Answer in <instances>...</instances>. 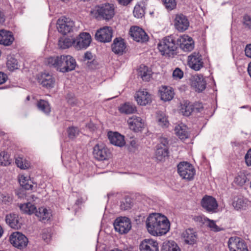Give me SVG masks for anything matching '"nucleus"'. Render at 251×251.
Wrapping results in <instances>:
<instances>
[{
	"label": "nucleus",
	"mask_w": 251,
	"mask_h": 251,
	"mask_svg": "<svg viewBox=\"0 0 251 251\" xmlns=\"http://www.w3.org/2000/svg\"><path fill=\"white\" fill-rule=\"evenodd\" d=\"M10 163L9 154L5 151L1 152L0 153V164L3 166H7Z\"/></svg>",
	"instance_id": "nucleus-45"
},
{
	"label": "nucleus",
	"mask_w": 251,
	"mask_h": 251,
	"mask_svg": "<svg viewBox=\"0 0 251 251\" xmlns=\"http://www.w3.org/2000/svg\"><path fill=\"white\" fill-rule=\"evenodd\" d=\"M173 76L176 78L181 79L183 76V72L179 68H177L174 71Z\"/></svg>",
	"instance_id": "nucleus-53"
},
{
	"label": "nucleus",
	"mask_w": 251,
	"mask_h": 251,
	"mask_svg": "<svg viewBox=\"0 0 251 251\" xmlns=\"http://www.w3.org/2000/svg\"><path fill=\"white\" fill-rule=\"evenodd\" d=\"M160 145H158L159 146H161V145L163 146V147H167V145L168 144V140L167 138L165 137H161L159 139Z\"/></svg>",
	"instance_id": "nucleus-58"
},
{
	"label": "nucleus",
	"mask_w": 251,
	"mask_h": 251,
	"mask_svg": "<svg viewBox=\"0 0 251 251\" xmlns=\"http://www.w3.org/2000/svg\"><path fill=\"white\" fill-rule=\"evenodd\" d=\"M7 79V75L3 72H0V85L4 83Z\"/></svg>",
	"instance_id": "nucleus-57"
},
{
	"label": "nucleus",
	"mask_w": 251,
	"mask_h": 251,
	"mask_svg": "<svg viewBox=\"0 0 251 251\" xmlns=\"http://www.w3.org/2000/svg\"><path fill=\"white\" fill-rule=\"evenodd\" d=\"M0 201L4 204L9 205L12 202V198L7 193H3L0 195Z\"/></svg>",
	"instance_id": "nucleus-47"
},
{
	"label": "nucleus",
	"mask_w": 251,
	"mask_h": 251,
	"mask_svg": "<svg viewBox=\"0 0 251 251\" xmlns=\"http://www.w3.org/2000/svg\"><path fill=\"white\" fill-rule=\"evenodd\" d=\"M135 98L137 103L140 105H146L151 101V95L146 89L138 91L136 94Z\"/></svg>",
	"instance_id": "nucleus-18"
},
{
	"label": "nucleus",
	"mask_w": 251,
	"mask_h": 251,
	"mask_svg": "<svg viewBox=\"0 0 251 251\" xmlns=\"http://www.w3.org/2000/svg\"><path fill=\"white\" fill-rule=\"evenodd\" d=\"M206 81L202 75H198L193 77L192 81V86L196 89V91L201 92L206 88Z\"/></svg>",
	"instance_id": "nucleus-22"
},
{
	"label": "nucleus",
	"mask_w": 251,
	"mask_h": 251,
	"mask_svg": "<svg viewBox=\"0 0 251 251\" xmlns=\"http://www.w3.org/2000/svg\"><path fill=\"white\" fill-rule=\"evenodd\" d=\"M9 241L14 247L21 250L25 248L28 243L27 238L19 232H15L11 234L9 237Z\"/></svg>",
	"instance_id": "nucleus-6"
},
{
	"label": "nucleus",
	"mask_w": 251,
	"mask_h": 251,
	"mask_svg": "<svg viewBox=\"0 0 251 251\" xmlns=\"http://www.w3.org/2000/svg\"><path fill=\"white\" fill-rule=\"evenodd\" d=\"M228 246L230 251H249L247 245L238 237H230Z\"/></svg>",
	"instance_id": "nucleus-13"
},
{
	"label": "nucleus",
	"mask_w": 251,
	"mask_h": 251,
	"mask_svg": "<svg viewBox=\"0 0 251 251\" xmlns=\"http://www.w3.org/2000/svg\"><path fill=\"white\" fill-rule=\"evenodd\" d=\"M47 64L62 73H66L75 69V60L70 55H60L47 58Z\"/></svg>",
	"instance_id": "nucleus-2"
},
{
	"label": "nucleus",
	"mask_w": 251,
	"mask_h": 251,
	"mask_svg": "<svg viewBox=\"0 0 251 251\" xmlns=\"http://www.w3.org/2000/svg\"><path fill=\"white\" fill-rule=\"evenodd\" d=\"M38 82L42 86L47 88L53 87L55 80L51 75L49 73H43L38 78Z\"/></svg>",
	"instance_id": "nucleus-21"
},
{
	"label": "nucleus",
	"mask_w": 251,
	"mask_h": 251,
	"mask_svg": "<svg viewBox=\"0 0 251 251\" xmlns=\"http://www.w3.org/2000/svg\"><path fill=\"white\" fill-rule=\"evenodd\" d=\"M6 66L10 71L18 69V62L13 55H9L7 57Z\"/></svg>",
	"instance_id": "nucleus-36"
},
{
	"label": "nucleus",
	"mask_w": 251,
	"mask_h": 251,
	"mask_svg": "<svg viewBox=\"0 0 251 251\" xmlns=\"http://www.w3.org/2000/svg\"><path fill=\"white\" fill-rule=\"evenodd\" d=\"M245 54L247 57L251 58V44L246 46L245 50Z\"/></svg>",
	"instance_id": "nucleus-59"
},
{
	"label": "nucleus",
	"mask_w": 251,
	"mask_h": 251,
	"mask_svg": "<svg viewBox=\"0 0 251 251\" xmlns=\"http://www.w3.org/2000/svg\"><path fill=\"white\" fill-rule=\"evenodd\" d=\"M113 30L111 27L104 26L98 29L95 34V39L102 43H108L111 41Z\"/></svg>",
	"instance_id": "nucleus-10"
},
{
	"label": "nucleus",
	"mask_w": 251,
	"mask_h": 251,
	"mask_svg": "<svg viewBox=\"0 0 251 251\" xmlns=\"http://www.w3.org/2000/svg\"><path fill=\"white\" fill-rule=\"evenodd\" d=\"M95 11L97 18L107 21L111 19L115 15L114 6L109 3L96 6Z\"/></svg>",
	"instance_id": "nucleus-4"
},
{
	"label": "nucleus",
	"mask_w": 251,
	"mask_h": 251,
	"mask_svg": "<svg viewBox=\"0 0 251 251\" xmlns=\"http://www.w3.org/2000/svg\"><path fill=\"white\" fill-rule=\"evenodd\" d=\"M188 64L195 71H199L203 66L201 55L199 52H193L188 57Z\"/></svg>",
	"instance_id": "nucleus-12"
},
{
	"label": "nucleus",
	"mask_w": 251,
	"mask_h": 251,
	"mask_svg": "<svg viewBox=\"0 0 251 251\" xmlns=\"http://www.w3.org/2000/svg\"><path fill=\"white\" fill-rule=\"evenodd\" d=\"M94 157L99 161L108 159L111 157L109 149L103 145L97 144L93 148Z\"/></svg>",
	"instance_id": "nucleus-8"
},
{
	"label": "nucleus",
	"mask_w": 251,
	"mask_h": 251,
	"mask_svg": "<svg viewBox=\"0 0 251 251\" xmlns=\"http://www.w3.org/2000/svg\"><path fill=\"white\" fill-rule=\"evenodd\" d=\"M78 129L74 126L69 127L67 130L68 137L70 139L75 138L78 134Z\"/></svg>",
	"instance_id": "nucleus-49"
},
{
	"label": "nucleus",
	"mask_w": 251,
	"mask_h": 251,
	"mask_svg": "<svg viewBox=\"0 0 251 251\" xmlns=\"http://www.w3.org/2000/svg\"><path fill=\"white\" fill-rule=\"evenodd\" d=\"M247 177L244 175H238L236 177V182L240 185H244L246 182Z\"/></svg>",
	"instance_id": "nucleus-54"
},
{
	"label": "nucleus",
	"mask_w": 251,
	"mask_h": 251,
	"mask_svg": "<svg viewBox=\"0 0 251 251\" xmlns=\"http://www.w3.org/2000/svg\"><path fill=\"white\" fill-rule=\"evenodd\" d=\"M127 123L130 129L134 132L141 131L144 126L142 119L139 117L133 116L129 118Z\"/></svg>",
	"instance_id": "nucleus-20"
},
{
	"label": "nucleus",
	"mask_w": 251,
	"mask_h": 251,
	"mask_svg": "<svg viewBox=\"0 0 251 251\" xmlns=\"http://www.w3.org/2000/svg\"><path fill=\"white\" fill-rule=\"evenodd\" d=\"M58 31L62 34L65 35L73 30L74 23L69 19L64 17L59 19L57 22Z\"/></svg>",
	"instance_id": "nucleus-11"
},
{
	"label": "nucleus",
	"mask_w": 251,
	"mask_h": 251,
	"mask_svg": "<svg viewBox=\"0 0 251 251\" xmlns=\"http://www.w3.org/2000/svg\"><path fill=\"white\" fill-rule=\"evenodd\" d=\"M175 28L180 32H183L188 29L189 22L187 17L182 14H177L174 20Z\"/></svg>",
	"instance_id": "nucleus-15"
},
{
	"label": "nucleus",
	"mask_w": 251,
	"mask_h": 251,
	"mask_svg": "<svg viewBox=\"0 0 251 251\" xmlns=\"http://www.w3.org/2000/svg\"><path fill=\"white\" fill-rule=\"evenodd\" d=\"M243 24L246 28L251 29V17L246 15L243 17Z\"/></svg>",
	"instance_id": "nucleus-52"
},
{
	"label": "nucleus",
	"mask_w": 251,
	"mask_h": 251,
	"mask_svg": "<svg viewBox=\"0 0 251 251\" xmlns=\"http://www.w3.org/2000/svg\"><path fill=\"white\" fill-rule=\"evenodd\" d=\"M192 219L201 225L204 224L207 222V218L202 215H194L192 216Z\"/></svg>",
	"instance_id": "nucleus-51"
},
{
	"label": "nucleus",
	"mask_w": 251,
	"mask_h": 251,
	"mask_svg": "<svg viewBox=\"0 0 251 251\" xmlns=\"http://www.w3.org/2000/svg\"><path fill=\"white\" fill-rule=\"evenodd\" d=\"M201 204L202 207L208 212H215L218 207L216 199L212 196H204L201 200Z\"/></svg>",
	"instance_id": "nucleus-16"
},
{
	"label": "nucleus",
	"mask_w": 251,
	"mask_h": 251,
	"mask_svg": "<svg viewBox=\"0 0 251 251\" xmlns=\"http://www.w3.org/2000/svg\"><path fill=\"white\" fill-rule=\"evenodd\" d=\"M91 41V37L90 34L82 32L74 39V47L77 50L86 49L90 45Z\"/></svg>",
	"instance_id": "nucleus-9"
},
{
	"label": "nucleus",
	"mask_w": 251,
	"mask_h": 251,
	"mask_svg": "<svg viewBox=\"0 0 251 251\" xmlns=\"http://www.w3.org/2000/svg\"><path fill=\"white\" fill-rule=\"evenodd\" d=\"M20 208L21 210L28 214L34 213L36 214V211L37 210L35 206L30 202L21 204Z\"/></svg>",
	"instance_id": "nucleus-39"
},
{
	"label": "nucleus",
	"mask_w": 251,
	"mask_h": 251,
	"mask_svg": "<svg viewBox=\"0 0 251 251\" xmlns=\"http://www.w3.org/2000/svg\"><path fill=\"white\" fill-rule=\"evenodd\" d=\"M196 105L188 101H184L181 104L179 112L184 116H189L195 109L198 112L200 111V108L196 107Z\"/></svg>",
	"instance_id": "nucleus-19"
},
{
	"label": "nucleus",
	"mask_w": 251,
	"mask_h": 251,
	"mask_svg": "<svg viewBox=\"0 0 251 251\" xmlns=\"http://www.w3.org/2000/svg\"><path fill=\"white\" fill-rule=\"evenodd\" d=\"M6 224L11 228L18 229L21 228V224L19 222V218L17 214L10 213L5 217Z\"/></svg>",
	"instance_id": "nucleus-25"
},
{
	"label": "nucleus",
	"mask_w": 251,
	"mask_h": 251,
	"mask_svg": "<svg viewBox=\"0 0 251 251\" xmlns=\"http://www.w3.org/2000/svg\"><path fill=\"white\" fill-rule=\"evenodd\" d=\"M87 126L92 130H94L96 127L93 124L90 123L87 125Z\"/></svg>",
	"instance_id": "nucleus-62"
},
{
	"label": "nucleus",
	"mask_w": 251,
	"mask_h": 251,
	"mask_svg": "<svg viewBox=\"0 0 251 251\" xmlns=\"http://www.w3.org/2000/svg\"><path fill=\"white\" fill-rule=\"evenodd\" d=\"M170 222L167 218L160 214H150L146 221L149 232L153 236H161L170 229Z\"/></svg>",
	"instance_id": "nucleus-1"
},
{
	"label": "nucleus",
	"mask_w": 251,
	"mask_h": 251,
	"mask_svg": "<svg viewBox=\"0 0 251 251\" xmlns=\"http://www.w3.org/2000/svg\"><path fill=\"white\" fill-rule=\"evenodd\" d=\"M119 109L121 113L126 114H133L137 111L135 105L128 102H126L121 105Z\"/></svg>",
	"instance_id": "nucleus-33"
},
{
	"label": "nucleus",
	"mask_w": 251,
	"mask_h": 251,
	"mask_svg": "<svg viewBox=\"0 0 251 251\" xmlns=\"http://www.w3.org/2000/svg\"><path fill=\"white\" fill-rule=\"evenodd\" d=\"M17 166L22 169H26L29 166V163L24 158L19 157L15 160Z\"/></svg>",
	"instance_id": "nucleus-46"
},
{
	"label": "nucleus",
	"mask_w": 251,
	"mask_h": 251,
	"mask_svg": "<svg viewBox=\"0 0 251 251\" xmlns=\"http://www.w3.org/2000/svg\"><path fill=\"white\" fill-rule=\"evenodd\" d=\"M248 72L250 77H251V62L249 63L248 67Z\"/></svg>",
	"instance_id": "nucleus-63"
},
{
	"label": "nucleus",
	"mask_w": 251,
	"mask_h": 251,
	"mask_svg": "<svg viewBox=\"0 0 251 251\" xmlns=\"http://www.w3.org/2000/svg\"><path fill=\"white\" fill-rule=\"evenodd\" d=\"M245 159L247 165L248 166H251V149L246 153Z\"/></svg>",
	"instance_id": "nucleus-56"
},
{
	"label": "nucleus",
	"mask_w": 251,
	"mask_h": 251,
	"mask_svg": "<svg viewBox=\"0 0 251 251\" xmlns=\"http://www.w3.org/2000/svg\"><path fill=\"white\" fill-rule=\"evenodd\" d=\"M140 251H159L158 244L157 241L151 239H145L140 243Z\"/></svg>",
	"instance_id": "nucleus-17"
},
{
	"label": "nucleus",
	"mask_w": 251,
	"mask_h": 251,
	"mask_svg": "<svg viewBox=\"0 0 251 251\" xmlns=\"http://www.w3.org/2000/svg\"><path fill=\"white\" fill-rule=\"evenodd\" d=\"M126 48V46L124 40L122 38H115L111 45L112 50L117 54H122Z\"/></svg>",
	"instance_id": "nucleus-23"
},
{
	"label": "nucleus",
	"mask_w": 251,
	"mask_h": 251,
	"mask_svg": "<svg viewBox=\"0 0 251 251\" xmlns=\"http://www.w3.org/2000/svg\"><path fill=\"white\" fill-rule=\"evenodd\" d=\"M37 107L41 111L46 114L50 112V107L49 102L44 100H40L37 103Z\"/></svg>",
	"instance_id": "nucleus-41"
},
{
	"label": "nucleus",
	"mask_w": 251,
	"mask_h": 251,
	"mask_svg": "<svg viewBox=\"0 0 251 251\" xmlns=\"http://www.w3.org/2000/svg\"><path fill=\"white\" fill-rule=\"evenodd\" d=\"M137 147L138 144L137 141L134 139L131 140L130 142V146L128 148L129 151L134 152L137 149Z\"/></svg>",
	"instance_id": "nucleus-55"
},
{
	"label": "nucleus",
	"mask_w": 251,
	"mask_h": 251,
	"mask_svg": "<svg viewBox=\"0 0 251 251\" xmlns=\"http://www.w3.org/2000/svg\"><path fill=\"white\" fill-rule=\"evenodd\" d=\"M132 0H118L120 4L124 6L128 5Z\"/></svg>",
	"instance_id": "nucleus-61"
},
{
	"label": "nucleus",
	"mask_w": 251,
	"mask_h": 251,
	"mask_svg": "<svg viewBox=\"0 0 251 251\" xmlns=\"http://www.w3.org/2000/svg\"><path fill=\"white\" fill-rule=\"evenodd\" d=\"M177 172L182 178L190 181L194 178L195 169L190 163L181 162L177 165Z\"/></svg>",
	"instance_id": "nucleus-5"
},
{
	"label": "nucleus",
	"mask_w": 251,
	"mask_h": 251,
	"mask_svg": "<svg viewBox=\"0 0 251 251\" xmlns=\"http://www.w3.org/2000/svg\"><path fill=\"white\" fill-rule=\"evenodd\" d=\"M175 134L180 139H185L188 137L187 127L183 124L178 125L175 127Z\"/></svg>",
	"instance_id": "nucleus-30"
},
{
	"label": "nucleus",
	"mask_w": 251,
	"mask_h": 251,
	"mask_svg": "<svg viewBox=\"0 0 251 251\" xmlns=\"http://www.w3.org/2000/svg\"><path fill=\"white\" fill-rule=\"evenodd\" d=\"M14 40L12 33L5 30H0V44L9 46Z\"/></svg>",
	"instance_id": "nucleus-26"
},
{
	"label": "nucleus",
	"mask_w": 251,
	"mask_h": 251,
	"mask_svg": "<svg viewBox=\"0 0 251 251\" xmlns=\"http://www.w3.org/2000/svg\"><path fill=\"white\" fill-rule=\"evenodd\" d=\"M19 183L20 185L25 190L32 189L33 185L31 180L29 179L27 177L22 176L19 178Z\"/></svg>",
	"instance_id": "nucleus-40"
},
{
	"label": "nucleus",
	"mask_w": 251,
	"mask_h": 251,
	"mask_svg": "<svg viewBox=\"0 0 251 251\" xmlns=\"http://www.w3.org/2000/svg\"><path fill=\"white\" fill-rule=\"evenodd\" d=\"M72 45L74 46V40L70 38L62 37L58 41V46L61 49H66L69 48Z\"/></svg>",
	"instance_id": "nucleus-38"
},
{
	"label": "nucleus",
	"mask_w": 251,
	"mask_h": 251,
	"mask_svg": "<svg viewBox=\"0 0 251 251\" xmlns=\"http://www.w3.org/2000/svg\"><path fill=\"white\" fill-rule=\"evenodd\" d=\"M138 75L143 80L149 81L151 76V72L148 67L145 65H141L139 69Z\"/></svg>",
	"instance_id": "nucleus-34"
},
{
	"label": "nucleus",
	"mask_w": 251,
	"mask_h": 251,
	"mask_svg": "<svg viewBox=\"0 0 251 251\" xmlns=\"http://www.w3.org/2000/svg\"><path fill=\"white\" fill-rule=\"evenodd\" d=\"M110 143L117 146L123 147L125 144L124 136L118 132H109L108 133Z\"/></svg>",
	"instance_id": "nucleus-24"
},
{
	"label": "nucleus",
	"mask_w": 251,
	"mask_h": 251,
	"mask_svg": "<svg viewBox=\"0 0 251 251\" xmlns=\"http://www.w3.org/2000/svg\"><path fill=\"white\" fill-rule=\"evenodd\" d=\"M182 237L186 243L189 245L195 244L197 239L196 232L193 229L188 228L182 233Z\"/></svg>",
	"instance_id": "nucleus-28"
},
{
	"label": "nucleus",
	"mask_w": 251,
	"mask_h": 251,
	"mask_svg": "<svg viewBox=\"0 0 251 251\" xmlns=\"http://www.w3.org/2000/svg\"><path fill=\"white\" fill-rule=\"evenodd\" d=\"M93 58V55L91 52L87 51L84 55V59L86 60H91Z\"/></svg>",
	"instance_id": "nucleus-60"
},
{
	"label": "nucleus",
	"mask_w": 251,
	"mask_h": 251,
	"mask_svg": "<svg viewBox=\"0 0 251 251\" xmlns=\"http://www.w3.org/2000/svg\"><path fill=\"white\" fill-rule=\"evenodd\" d=\"M156 120L158 124L162 127H166L169 124V122L164 114L159 112L157 114Z\"/></svg>",
	"instance_id": "nucleus-42"
},
{
	"label": "nucleus",
	"mask_w": 251,
	"mask_h": 251,
	"mask_svg": "<svg viewBox=\"0 0 251 251\" xmlns=\"http://www.w3.org/2000/svg\"><path fill=\"white\" fill-rule=\"evenodd\" d=\"M48 235L47 234H46L45 233V231H44L43 233H42V238L44 240H46V239L48 238Z\"/></svg>",
	"instance_id": "nucleus-64"
},
{
	"label": "nucleus",
	"mask_w": 251,
	"mask_h": 251,
	"mask_svg": "<svg viewBox=\"0 0 251 251\" xmlns=\"http://www.w3.org/2000/svg\"><path fill=\"white\" fill-rule=\"evenodd\" d=\"M178 47L179 46L184 51H189L194 47V43L191 38H189L186 41L182 37H177Z\"/></svg>",
	"instance_id": "nucleus-27"
},
{
	"label": "nucleus",
	"mask_w": 251,
	"mask_h": 251,
	"mask_svg": "<svg viewBox=\"0 0 251 251\" xmlns=\"http://www.w3.org/2000/svg\"><path fill=\"white\" fill-rule=\"evenodd\" d=\"M129 33L133 40L137 42H145L148 41L149 37L147 33L138 26H132Z\"/></svg>",
	"instance_id": "nucleus-14"
},
{
	"label": "nucleus",
	"mask_w": 251,
	"mask_h": 251,
	"mask_svg": "<svg viewBox=\"0 0 251 251\" xmlns=\"http://www.w3.org/2000/svg\"><path fill=\"white\" fill-rule=\"evenodd\" d=\"M161 251H181V250L175 241H168L163 243Z\"/></svg>",
	"instance_id": "nucleus-32"
},
{
	"label": "nucleus",
	"mask_w": 251,
	"mask_h": 251,
	"mask_svg": "<svg viewBox=\"0 0 251 251\" xmlns=\"http://www.w3.org/2000/svg\"><path fill=\"white\" fill-rule=\"evenodd\" d=\"M165 7L170 10H173L176 7V0H162Z\"/></svg>",
	"instance_id": "nucleus-48"
},
{
	"label": "nucleus",
	"mask_w": 251,
	"mask_h": 251,
	"mask_svg": "<svg viewBox=\"0 0 251 251\" xmlns=\"http://www.w3.org/2000/svg\"><path fill=\"white\" fill-rule=\"evenodd\" d=\"M233 206L237 210L243 208L246 206V202L242 198H235L232 202Z\"/></svg>",
	"instance_id": "nucleus-43"
},
{
	"label": "nucleus",
	"mask_w": 251,
	"mask_h": 251,
	"mask_svg": "<svg viewBox=\"0 0 251 251\" xmlns=\"http://www.w3.org/2000/svg\"><path fill=\"white\" fill-rule=\"evenodd\" d=\"M35 215L39 218L40 221L45 223L50 219V213L46 208L40 207L36 211Z\"/></svg>",
	"instance_id": "nucleus-31"
},
{
	"label": "nucleus",
	"mask_w": 251,
	"mask_h": 251,
	"mask_svg": "<svg viewBox=\"0 0 251 251\" xmlns=\"http://www.w3.org/2000/svg\"><path fill=\"white\" fill-rule=\"evenodd\" d=\"M169 151L167 147H162L158 146L155 151V156L157 160L162 161L166 157L168 156Z\"/></svg>",
	"instance_id": "nucleus-35"
},
{
	"label": "nucleus",
	"mask_w": 251,
	"mask_h": 251,
	"mask_svg": "<svg viewBox=\"0 0 251 251\" xmlns=\"http://www.w3.org/2000/svg\"><path fill=\"white\" fill-rule=\"evenodd\" d=\"M161 99L165 101L171 100L174 97V92L170 87L162 86L159 90Z\"/></svg>",
	"instance_id": "nucleus-29"
},
{
	"label": "nucleus",
	"mask_w": 251,
	"mask_h": 251,
	"mask_svg": "<svg viewBox=\"0 0 251 251\" xmlns=\"http://www.w3.org/2000/svg\"><path fill=\"white\" fill-rule=\"evenodd\" d=\"M113 225L115 230L121 234L127 233L131 228L130 220L126 217L116 218Z\"/></svg>",
	"instance_id": "nucleus-7"
},
{
	"label": "nucleus",
	"mask_w": 251,
	"mask_h": 251,
	"mask_svg": "<svg viewBox=\"0 0 251 251\" xmlns=\"http://www.w3.org/2000/svg\"><path fill=\"white\" fill-rule=\"evenodd\" d=\"M133 206V201L132 199L128 197H125L121 201L120 203V208L121 210L126 211L131 208Z\"/></svg>",
	"instance_id": "nucleus-37"
},
{
	"label": "nucleus",
	"mask_w": 251,
	"mask_h": 251,
	"mask_svg": "<svg viewBox=\"0 0 251 251\" xmlns=\"http://www.w3.org/2000/svg\"><path fill=\"white\" fill-rule=\"evenodd\" d=\"M207 222H208V226L211 228V229L215 232H218L222 230L223 229L219 227L215 223L213 220H211L207 219Z\"/></svg>",
	"instance_id": "nucleus-50"
},
{
	"label": "nucleus",
	"mask_w": 251,
	"mask_h": 251,
	"mask_svg": "<svg viewBox=\"0 0 251 251\" xmlns=\"http://www.w3.org/2000/svg\"><path fill=\"white\" fill-rule=\"evenodd\" d=\"M177 48V37L173 35L164 37L158 44V49L161 54L168 57L176 54Z\"/></svg>",
	"instance_id": "nucleus-3"
},
{
	"label": "nucleus",
	"mask_w": 251,
	"mask_h": 251,
	"mask_svg": "<svg viewBox=\"0 0 251 251\" xmlns=\"http://www.w3.org/2000/svg\"><path fill=\"white\" fill-rule=\"evenodd\" d=\"M134 16L137 18H142L145 14V8L144 6L140 4H136L133 10Z\"/></svg>",
	"instance_id": "nucleus-44"
}]
</instances>
